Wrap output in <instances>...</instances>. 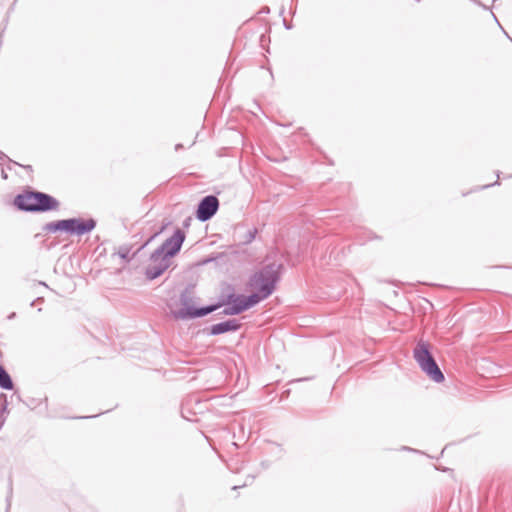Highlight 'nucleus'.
Segmentation results:
<instances>
[{
	"label": "nucleus",
	"instance_id": "f257e3e1",
	"mask_svg": "<svg viewBox=\"0 0 512 512\" xmlns=\"http://www.w3.org/2000/svg\"><path fill=\"white\" fill-rule=\"evenodd\" d=\"M285 272L283 263H265L251 273L246 282V289L259 304L274 294Z\"/></svg>",
	"mask_w": 512,
	"mask_h": 512
},
{
	"label": "nucleus",
	"instance_id": "f03ea898",
	"mask_svg": "<svg viewBox=\"0 0 512 512\" xmlns=\"http://www.w3.org/2000/svg\"><path fill=\"white\" fill-rule=\"evenodd\" d=\"M13 207L20 212L43 214L58 211L60 201L51 194L25 186L12 200Z\"/></svg>",
	"mask_w": 512,
	"mask_h": 512
},
{
	"label": "nucleus",
	"instance_id": "7ed1b4c3",
	"mask_svg": "<svg viewBox=\"0 0 512 512\" xmlns=\"http://www.w3.org/2000/svg\"><path fill=\"white\" fill-rule=\"evenodd\" d=\"M97 226L93 217H72L46 223L42 230L48 234L65 233L70 236L82 237L91 233Z\"/></svg>",
	"mask_w": 512,
	"mask_h": 512
},
{
	"label": "nucleus",
	"instance_id": "20e7f679",
	"mask_svg": "<svg viewBox=\"0 0 512 512\" xmlns=\"http://www.w3.org/2000/svg\"><path fill=\"white\" fill-rule=\"evenodd\" d=\"M433 349L434 347L429 341L420 339L412 350L413 358L430 380L435 383H442L445 376L434 357Z\"/></svg>",
	"mask_w": 512,
	"mask_h": 512
},
{
	"label": "nucleus",
	"instance_id": "39448f33",
	"mask_svg": "<svg viewBox=\"0 0 512 512\" xmlns=\"http://www.w3.org/2000/svg\"><path fill=\"white\" fill-rule=\"evenodd\" d=\"M186 240V232L181 228H176L172 235L169 236L159 247H157L151 254L150 260L153 262L159 261L160 257H165L171 260L179 254L182 246Z\"/></svg>",
	"mask_w": 512,
	"mask_h": 512
},
{
	"label": "nucleus",
	"instance_id": "423d86ee",
	"mask_svg": "<svg viewBox=\"0 0 512 512\" xmlns=\"http://www.w3.org/2000/svg\"><path fill=\"white\" fill-rule=\"evenodd\" d=\"M225 290H230L229 305L222 311L224 315L236 316L240 315L251 308L258 305L253 296L249 294L237 293L235 287L231 283L225 282Z\"/></svg>",
	"mask_w": 512,
	"mask_h": 512
},
{
	"label": "nucleus",
	"instance_id": "0eeeda50",
	"mask_svg": "<svg viewBox=\"0 0 512 512\" xmlns=\"http://www.w3.org/2000/svg\"><path fill=\"white\" fill-rule=\"evenodd\" d=\"M193 284H188L180 293L179 303L180 308L172 311V315L178 320H192L195 307V298L193 296Z\"/></svg>",
	"mask_w": 512,
	"mask_h": 512
},
{
	"label": "nucleus",
	"instance_id": "6e6552de",
	"mask_svg": "<svg viewBox=\"0 0 512 512\" xmlns=\"http://www.w3.org/2000/svg\"><path fill=\"white\" fill-rule=\"evenodd\" d=\"M220 202L216 195L209 194L202 197L195 209V218L200 222L211 220L219 210Z\"/></svg>",
	"mask_w": 512,
	"mask_h": 512
},
{
	"label": "nucleus",
	"instance_id": "1a4fd4ad",
	"mask_svg": "<svg viewBox=\"0 0 512 512\" xmlns=\"http://www.w3.org/2000/svg\"><path fill=\"white\" fill-rule=\"evenodd\" d=\"M232 239L235 246H248L255 241L259 230L257 227H249L246 221H241L232 226Z\"/></svg>",
	"mask_w": 512,
	"mask_h": 512
},
{
	"label": "nucleus",
	"instance_id": "9d476101",
	"mask_svg": "<svg viewBox=\"0 0 512 512\" xmlns=\"http://www.w3.org/2000/svg\"><path fill=\"white\" fill-rule=\"evenodd\" d=\"M242 328V323L236 318H228L218 323L212 324L203 329V333L208 336H218L225 333H233Z\"/></svg>",
	"mask_w": 512,
	"mask_h": 512
},
{
	"label": "nucleus",
	"instance_id": "9b49d317",
	"mask_svg": "<svg viewBox=\"0 0 512 512\" xmlns=\"http://www.w3.org/2000/svg\"><path fill=\"white\" fill-rule=\"evenodd\" d=\"M159 263L155 265H149L145 269V277L147 280H155L160 277L172 264V261L165 258L160 257Z\"/></svg>",
	"mask_w": 512,
	"mask_h": 512
},
{
	"label": "nucleus",
	"instance_id": "f8f14e48",
	"mask_svg": "<svg viewBox=\"0 0 512 512\" xmlns=\"http://www.w3.org/2000/svg\"><path fill=\"white\" fill-rule=\"evenodd\" d=\"M0 388L9 391L14 389L12 377L2 364H0Z\"/></svg>",
	"mask_w": 512,
	"mask_h": 512
},
{
	"label": "nucleus",
	"instance_id": "ddd939ff",
	"mask_svg": "<svg viewBox=\"0 0 512 512\" xmlns=\"http://www.w3.org/2000/svg\"><path fill=\"white\" fill-rule=\"evenodd\" d=\"M228 259V255L227 253L225 252H214V253H211L209 254L208 256L204 257L201 261H200V265H206V264H209V263H216V264H221V263H224L226 260Z\"/></svg>",
	"mask_w": 512,
	"mask_h": 512
},
{
	"label": "nucleus",
	"instance_id": "4468645a",
	"mask_svg": "<svg viewBox=\"0 0 512 512\" xmlns=\"http://www.w3.org/2000/svg\"><path fill=\"white\" fill-rule=\"evenodd\" d=\"M215 308H214V305L212 303L210 304H207V305H202V306H196L195 307V311L193 313V316H192V320L194 319H200V318H204L206 317L207 315L215 312Z\"/></svg>",
	"mask_w": 512,
	"mask_h": 512
},
{
	"label": "nucleus",
	"instance_id": "2eb2a0df",
	"mask_svg": "<svg viewBox=\"0 0 512 512\" xmlns=\"http://www.w3.org/2000/svg\"><path fill=\"white\" fill-rule=\"evenodd\" d=\"M132 245H121L118 250V256L126 263H129L138 253L137 251L131 255Z\"/></svg>",
	"mask_w": 512,
	"mask_h": 512
},
{
	"label": "nucleus",
	"instance_id": "dca6fc26",
	"mask_svg": "<svg viewBox=\"0 0 512 512\" xmlns=\"http://www.w3.org/2000/svg\"><path fill=\"white\" fill-rule=\"evenodd\" d=\"M230 296H231L230 290H225V287H224L223 291L217 297V300L212 303L214 305L215 310L217 311L218 309H220L222 307H224V308L227 307V305H229V297Z\"/></svg>",
	"mask_w": 512,
	"mask_h": 512
},
{
	"label": "nucleus",
	"instance_id": "f3484780",
	"mask_svg": "<svg viewBox=\"0 0 512 512\" xmlns=\"http://www.w3.org/2000/svg\"><path fill=\"white\" fill-rule=\"evenodd\" d=\"M12 495H13L12 478H11V476H9V479H8V494H7V497H6V511L5 512H9V509L11 507Z\"/></svg>",
	"mask_w": 512,
	"mask_h": 512
},
{
	"label": "nucleus",
	"instance_id": "a211bd4d",
	"mask_svg": "<svg viewBox=\"0 0 512 512\" xmlns=\"http://www.w3.org/2000/svg\"><path fill=\"white\" fill-rule=\"evenodd\" d=\"M0 161L7 162V169L11 170L12 165H18V162L12 160L9 156H7L3 151L0 150Z\"/></svg>",
	"mask_w": 512,
	"mask_h": 512
},
{
	"label": "nucleus",
	"instance_id": "6ab92c4d",
	"mask_svg": "<svg viewBox=\"0 0 512 512\" xmlns=\"http://www.w3.org/2000/svg\"><path fill=\"white\" fill-rule=\"evenodd\" d=\"M156 237H158V233L154 232L149 238L137 249V252H140L147 245H149Z\"/></svg>",
	"mask_w": 512,
	"mask_h": 512
},
{
	"label": "nucleus",
	"instance_id": "aec40b11",
	"mask_svg": "<svg viewBox=\"0 0 512 512\" xmlns=\"http://www.w3.org/2000/svg\"><path fill=\"white\" fill-rule=\"evenodd\" d=\"M496 175H497V180L494 183L483 185L479 189L484 190V189L490 188L492 186L500 185V182H499L500 171H496Z\"/></svg>",
	"mask_w": 512,
	"mask_h": 512
},
{
	"label": "nucleus",
	"instance_id": "412c9836",
	"mask_svg": "<svg viewBox=\"0 0 512 512\" xmlns=\"http://www.w3.org/2000/svg\"><path fill=\"white\" fill-rule=\"evenodd\" d=\"M192 217L191 216H187L183 222H182V228L181 229H189V227L191 226V223H192Z\"/></svg>",
	"mask_w": 512,
	"mask_h": 512
},
{
	"label": "nucleus",
	"instance_id": "4be33fe9",
	"mask_svg": "<svg viewBox=\"0 0 512 512\" xmlns=\"http://www.w3.org/2000/svg\"><path fill=\"white\" fill-rule=\"evenodd\" d=\"M40 402L41 401L39 399L31 398V399H29L27 406L30 407L31 409H34L40 404Z\"/></svg>",
	"mask_w": 512,
	"mask_h": 512
},
{
	"label": "nucleus",
	"instance_id": "5701e85b",
	"mask_svg": "<svg viewBox=\"0 0 512 512\" xmlns=\"http://www.w3.org/2000/svg\"><path fill=\"white\" fill-rule=\"evenodd\" d=\"M170 221L166 222V223H163L160 228L156 231V233H158V236L164 232V230L170 225Z\"/></svg>",
	"mask_w": 512,
	"mask_h": 512
},
{
	"label": "nucleus",
	"instance_id": "b1692460",
	"mask_svg": "<svg viewBox=\"0 0 512 512\" xmlns=\"http://www.w3.org/2000/svg\"><path fill=\"white\" fill-rule=\"evenodd\" d=\"M44 302V297H37L36 299H34L31 303H30V306L31 307H34L36 304H42Z\"/></svg>",
	"mask_w": 512,
	"mask_h": 512
},
{
	"label": "nucleus",
	"instance_id": "393cba45",
	"mask_svg": "<svg viewBox=\"0 0 512 512\" xmlns=\"http://www.w3.org/2000/svg\"><path fill=\"white\" fill-rule=\"evenodd\" d=\"M103 413H104V412H99V413H98V414H96V415L72 417V419H90V418L98 417L99 415H101V414H103Z\"/></svg>",
	"mask_w": 512,
	"mask_h": 512
},
{
	"label": "nucleus",
	"instance_id": "a878e982",
	"mask_svg": "<svg viewBox=\"0 0 512 512\" xmlns=\"http://www.w3.org/2000/svg\"><path fill=\"white\" fill-rule=\"evenodd\" d=\"M283 26L286 30H291L293 27L292 23L288 22L285 18L283 19Z\"/></svg>",
	"mask_w": 512,
	"mask_h": 512
},
{
	"label": "nucleus",
	"instance_id": "bb28decb",
	"mask_svg": "<svg viewBox=\"0 0 512 512\" xmlns=\"http://www.w3.org/2000/svg\"><path fill=\"white\" fill-rule=\"evenodd\" d=\"M491 14H492V16H493L494 20H495V21L497 22V24L499 25V27L503 30V32L505 33V35H506L509 39H511V38L509 37V35L507 34V32L502 28V26H501V24L499 23V21H498V19H497L496 15H495L492 11H491Z\"/></svg>",
	"mask_w": 512,
	"mask_h": 512
},
{
	"label": "nucleus",
	"instance_id": "cd10ccee",
	"mask_svg": "<svg viewBox=\"0 0 512 512\" xmlns=\"http://www.w3.org/2000/svg\"><path fill=\"white\" fill-rule=\"evenodd\" d=\"M17 166L22 167L23 169H25V170H26V171H28V172H32V171H33V168H32V166H31V165H22V164L18 163V165H17Z\"/></svg>",
	"mask_w": 512,
	"mask_h": 512
},
{
	"label": "nucleus",
	"instance_id": "c85d7f7f",
	"mask_svg": "<svg viewBox=\"0 0 512 512\" xmlns=\"http://www.w3.org/2000/svg\"><path fill=\"white\" fill-rule=\"evenodd\" d=\"M368 238H369V240H372V239H380L381 237H380V236H378V235H376V234H375V233H373V232H370V233H369V237H368Z\"/></svg>",
	"mask_w": 512,
	"mask_h": 512
},
{
	"label": "nucleus",
	"instance_id": "c756f323",
	"mask_svg": "<svg viewBox=\"0 0 512 512\" xmlns=\"http://www.w3.org/2000/svg\"><path fill=\"white\" fill-rule=\"evenodd\" d=\"M261 13L268 14L270 13V8L268 6H264L261 8Z\"/></svg>",
	"mask_w": 512,
	"mask_h": 512
},
{
	"label": "nucleus",
	"instance_id": "7c9ffc66",
	"mask_svg": "<svg viewBox=\"0 0 512 512\" xmlns=\"http://www.w3.org/2000/svg\"><path fill=\"white\" fill-rule=\"evenodd\" d=\"M324 158L326 159L328 165H330V166L334 165V161L332 159H330L328 156L324 155Z\"/></svg>",
	"mask_w": 512,
	"mask_h": 512
},
{
	"label": "nucleus",
	"instance_id": "2f4dec72",
	"mask_svg": "<svg viewBox=\"0 0 512 512\" xmlns=\"http://www.w3.org/2000/svg\"><path fill=\"white\" fill-rule=\"evenodd\" d=\"M1 178L3 180H7L8 179V174L6 173V171L4 169H2V175H1Z\"/></svg>",
	"mask_w": 512,
	"mask_h": 512
},
{
	"label": "nucleus",
	"instance_id": "473e14b6",
	"mask_svg": "<svg viewBox=\"0 0 512 512\" xmlns=\"http://www.w3.org/2000/svg\"><path fill=\"white\" fill-rule=\"evenodd\" d=\"M183 148H184V146H183V144H181V143H177V144L175 145V151H179L180 149H183Z\"/></svg>",
	"mask_w": 512,
	"mask_h": 512
},
{
	"label": "nucleus",
	"instance_id": "72a5a7b5",
	"mask_svg": "<svg viewBox=\"0 0 512 512\" xmlns=\"http://www.w3.org/2000/svg\"><path fill=\"white\" fill-rule=\"evenodd\" d=\"M16 317V312H11L8 316H7V319L8 320H12Z\"/></svg>",
	"mask_w": 512,
	"mask_h": 512
},
{
	"label": "nucleus",
	"instance_id": "f704fd0d",
	"mask_svg": "<svg viewBox=\"0 0 512 512\" xmlns=\"http://www.w3.org/2000/svg\"><path fill=\"white\" fill-rule=\"evenodd\" d=\"M477 5L482 7L484 10H490L491 11V9L487 5L483 4L481 1H480V4H477Z\"/></svg>",
	"mask_w": 512,
	"mask_h": 512
},
{
	"label": "nucleus",
	"instance_id": "c9c22d12",
	"mask_svg": "<svg viewBox=\"0 0 512 512\" xmlns=\"http://www.w3.org/2000/svg\"><path fill=\"white\" fill-rule=\"evenodd\" d=\"M494 268H505V269H512V266H506V265H497V266H494Z\"/></svg>",
	"mask_w": 512,
	"mask_h": 512
},
{
	"label": "nucleus",
	"instance_id": "e433bc0d",
	"mask_svg": "<svg viewBox=\"0 0 512 512\" xmlns=\"http://www.w3.org/2000/svg\"><path fill=\"white\" fill-rule=\"evenodd\" d=\"M402 450L412 451V452H417V450H415V449H413V448H410V447H407V446H403V447H402Z\"/></svg>",
	"mask_w": 512,
	"mask_h": 512
},
{
	"label": "nucleus",
	"instance_id": "4c0bfd02",
	"mask_svg": "<svg viewBox=\"0 0 512 512\" xmlns=\"http://www.w3.org/2000/svg\"><path fill=\"white\" fill-rule=\"evenodd\" d=\"M277 448H278V450H279V452H280V453H283V452H284V450H283V448H282V446H281V445H279V444H278V445H277Z\"/></svg>",
	"mask_w": 512,
	"mask_h": 512
},
{
	"label": "nucleus",
	"instance_id": "58836bf2",
	"mask_svg": "<svg viewBox=\"0 0 512 512\" xmlns=\"http://www.w3.org/2000/svg\"><path fill=\"white\" fill-rule=\"evenodd\" d=\"M39 284L42 285V286H45L46 288H49L48 285L45 282H43V281H40Z\"/></svg>",
	"mask_w": 512,
	"mask_h": 512
},
{
	"label": "nucleus",
	"instance_id": "ea45409f",
	"mask_svg": "<svg viewBox=\"0 0 512 512\" xmlns=\"http://www.w3.org/2000/svg\"><path fill=\"white\" fill-rule=\"evenodd\" d=\"M264 39H265V35H264V34H262V35L260 36V42L262 43V42L264 41Z\"/></svg>",
	"mask_w": 512,
	"mask_h": 512
},
{
	"label": "nucleus",
	"instance_id": "a19ab883",
	"mask_svg": "<svg viewBox=\"0 0 512 512\" xmlns=\"http://www.w3.org/2000/svg\"><path fill=\"white\" fill-rule=\"evenodd\" d=\"M471 2H473L474 4H480V0H470Z\"/></svg>",
	"mask_w": 512,
	"mask_h": 512
},
{
	"label": "nucleus",
	"instance_id": "79ce46f5",
	"mask_svg": "<svg viewBox=\"0 0 512 512\" xmlns=\"http://www.w3.org/2000/svg\"><path fill=\"white\" fill-rule=\"evenodd\" d=\"M240 487H241V486H233V488H232V489H233V490H236V489H238V488H240Z\"/></svg>",
	"mask_w": 512,
	"mask_h": 512
},
{
	"label": "nucleus",
	"instance_id": "37998d69",
	"mask_svg": "<svg viewBox=\"0 0 512 512\" xmlns=\"http://www.w3.org/2000/svg\"><path fill=\"white\" fill-rule=\"evenodd\" d=\"M498 0H492L493 3L497 2Z\"/></svg>",
	"mask_w": 512,
	"mask_h": 512
},
{
	"label": "nucleus",
	"instance_id": "c03bdc74",
	"mask_svg": "<svg viewBox=\"0 0 512 512\" xmlns=\"http://www.w3.org/2000/svg\"><path fill=\"white\" fill-rule=\"evenodd\" d=\"M416 2H420L421 0H415Z\"/></svg>",
	"mask_w": 512,
	"mask_h": 512
},
{
	"label": "nucleus",
	"instance_id": "a18cd8bd",
	"mask_svg": "<svg viewBox=\"0 0 512 512\" xmlns=\"http://www.w3.org/2000/svg\"><path fill=\"white\" fill-rule=\"evenodd\" d=\"M511 41H512V39H511Z\"/></svg>",
	"mask_w": 512,
	"mask_h": 512
}]
</instances>
